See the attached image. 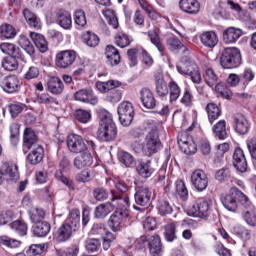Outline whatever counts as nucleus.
Returning <instances> with one entry per match:
<instances>
[{"mask_svg":"<svg viewBox=\"0 0 256 256\" xmlns=\"http://www.w3.org/2000/svg\"><path fill=\"white\" fill-rule=\"evenodd\" d=\"M117 87H121V82L117 80L96 83V89H98L100 93H109L110 91L117 89Z\"/></svg>","mask_w":256,"mask_h":256,"instance_id":"nucleus-36","label":"nucleus"},{"mask_svg":"<svg viewBox=\"0 0 256 256\" xmlns=\"http://www.w3.org/2000/svg\"><path fill=\"white\" fill-rule=\"evenodd\" d=\"M176 69L180 75H188L195 85H199V83H201V73L193 59L187 57L183 58L176 66Z\"/></svg>","mask_w":256,"mask_h":256,"instance_id":"nucleus-5","label":"nucleus"},{"mask_svg":"<svg viewBox=\"0 0 256 256\" xmlns=\"http://www.w3.org/2000/svg\"><path fill=\"white\" fill-rule=\"evenodd\" d=\"M0 245H5V247L10 249H18V247H21V241L11 239L9 236H1Z\"/></svg>","mask_w":256,"mask_h":256,"instance_id":"nucleus-56","label":"nucleus"},{"mask_svg":"<svg viewBox=\"0 0 256 256\" xmlns=\"http://www.w3.org/2000/svg\"><path fill=\"white\" fill-rule=\"evenodd\" d=\"M66 143L70 153H75L77 155L79 153H85V151H87V144H85V140H83V137H81L80 135H68Z\"/></svg>","mask_w":256,"mask_h":256,"instance_id":"nucleus-10","label":"nucleus"},{"mask_svg":"<svg viewBox=\"0 0 256 256\" xmlns=\"http://www.w3.org/2000/svg\"><path fill=\"white\" fill-rule=\"evenodd\" d=\"M162 145L161 140L159 139V131L157 128H153L146 136L145 142L142 146V152L147 157L155 155L161 151Z\"/></svg>","mask_w":256,"mask_h":256,"instance_id":"nucleus-7","label":"nucleus"},{"mask_svg":"<svg viewBox=\"0 0 256 256\" xmlns=\"http://www.w3.org/2000/svg\"><path fill=\"white\" fill-rule=\"evenodd\" d=\"M153 192L147 186H140L136 188V192L134 194V199L136 205L140 207H147V205H151V197Z\"/></svg>","mask_w":256,"mask_h":256,"instance_id":"nucleus-14","label":"nucleus"},{"mask_svg":"<svg viewBox=\"0 0 256 256\" xmlns=\"http://www.w3.org/2000/svg\"><path fill=\"white\" fill-rule=\"evenodd\" d=\"M179 5L180 9L189 15H197L201 9V6L197 0H180Z\"/></svg>","mask_w":256,"mask_h":256,"instance_id":"nucleus-27","label":"nucleus"},{"mask_svg":"<svg viewBox=\"0 0 256 256\" xmlns=\"http://www.w3.org/2000/svg\"><path fill=\"white\" fill-rule=\"evenodd\" d=\"M249 207L244 210L242 217L244 221L250 225L251 227H255L256 225V214H255V207L251 205V202L247 204Z\"/></svg>","mask_w":256,"mask_h":256,"instance_id":"nucleus-43","label":"nucleus"},{"mask_svg":"<svg viewBox=\"0 0 256 256\" xmlns=\"http://www.w3.org/2000/svg\"><path fill=\"white\" fill-rule=\"evenodd\" d=\"M17 30L11 24H2L0 26V39H15Z\"/></svg>","mask_w":256,"mask_h":256,"instance_id":"nucleus-42","label":"nucleus"},{"mask_svg":"<svg viewBox=\"0 0 256 256\" xmlns=\"http://www.w3.org/2000/svg\"><path fill=\"white\" fill-rule=\"evenodd\" d=\"M191 184L196 191H205L209 185V177L202 169L195 170L191 175Z\"/></svg>","mask_w":256,"mask_h":256,"instance_id":"nucleus-13","label":"nucleus"},{"mask_svg":"<svg viewBox=\"0 0 256 256\" xmlns=\"http://www.w3.org/2000/svg\"><path fill=\"white\" fill-rule=\"evenodd\" d=\"M220 64L223 69H235L241 65V50L236 47H227L222 50Z\"/></svg>","mask_w":256,"mask_h":256,"instance_id":"nucleus-6","label":"nucleus"},{"mask_svg":"<svg viewBox=\"0 0 256 256\" xmlns=\"http://www.w3.org/2000/svg\"><path fill=\"white\" fill-rule=\"evenodd\" d=\"M55 21L57 25L62 27V29L69 30L73 27V20L71 14L65 10H59L56 13Z\"/></svg>","mask_w":256,"mask_h":256,"instance_id":"nucleus-20","label":"nucleus"},{"mask_svg":"<svg viewBox=\"0 0 256 256\" xmlns=\"http://www.w3.org/2000/svg\"><path fill=\"white\" fill-rule=\"evenodd\" d=\"M166 47H168L169 51H179L182 49L184 55H189V48L183 45L177 36L168 37L166 40Z\"/></svg>","mask_w":256,"mask_h":256,"instance_id":"nucleus-31","label":"nucleus"},{"mask_svg":"<svg viewBox=\"0 0 256 256\" xmlns=\"http://www.w3.org/2000/svg\"><path fill=\"white\" fill-rule=\"evenodd\" d=\"M113 209H115V205L111 202L100 204L95 208L94 217L96 219H105Z\"/></svg>","mask_w":256,"mask_h":256,"instance_id":"nucleus-33","label":"nucleus"},{"mask_svg":"<svg viewBox=\"0 0 256 256\" xmlns=\"http://www.w3.org/2000/svg\"><path fill=\"white\" fill-rule=\"evenodd\" d=\"M116 45L118 47H121V49H125V47H129L131 45V40L129 39V36L123 32H119L115 36Z\"/></svg>","mask_w":256,"mask_h":256,"instance_id":"nucleus-54","label":"nucleus"},{"mask_svg":"<svg viewBox=\"0 0 256 256\" xmlns=\"http://www.w3.org/2000/svg\"><path fill=\"white\" fill-rule=\"evenodd\" d=\"M176 192L182 201H187L189 199V190H187L185 181L183 180L176 181Z\"/></svg>","mask_w":256,"mask_h":256,"instance_id":"nucleus-51","label":"nucleus"},{"mask_svg":"<svg viewBox=\"0 0 256 256\" xmlns=\"http://www.w3.org/2000/svg\"><path fill=\"white\" fill-rule=\"evenodd\" d=\"M29 217L31 223H41L45 219V210L42 208H32L29 211Z\"/></svg>","mask_w":256,"mask_h":256,"instance_id":"nucleus-49","label":"nucleus"},{"mask_svg":"<svg viewBox=\"0 0 256 256\" xmlns=\"http://www.w3.org/2000/svg\"><path fill=\"white\" fill-rule=\"evenodd\" d=\"M212 133L216 139L220 141H225L229 137V129H227V122L225 120H219L212 127Z\"/></svg>","mask_w":256,"mask_h":256,"instance_id":"nucleus-23","label":"nucleus"},{"mask_svg":"<svg viewBox=\"0 0 256 256\" xmlns=\"http://www.w3.org/2000/svg\"><path fill=\"white\" fill-rule=\"evenodd\" d=\"M74 99L76 101H81L82 103H90L91 105H97V97H93V93L87 89H81L74 94Z\"/></svg>","mask_w":256,"mask_h":256,"instance_id":"nucleus-29","label":"nucleus"},{"mask_svg":"<svg viewBox=\"0 0 256 256\" xmlns=\"http://www.w3.org/2000/svg\"><path fill=\"white\" fill-rule=\"evenodd\" d=\"M209 123L213 124L221 117V108L215 103H208L206 106Z\"/></svg>","mask_w":256,"mask_h":256,"instance_id":"nucleus-37","label":"nucleus"},{"mask_svg":"<svg viewBox=\"0 0 256 256\" xmlns=\"http://www.w3.org/2000/svg\"><path fill=\"white\" fill-rule=\"evenodd\" d=\"M220 201L227 209V211H231L235 213L237 211L239 204L240 205H249V199L247 196L241 192L238 188H231L228 194H222L220 197Z\"/></svg>","mask_w":256,"mask_h":256,"instance_id":"nucleus-3","label":"nucleus"},{"mask_svg":"<svg viewBox=\"0 0 256 256\" xmlns=\"http://www.w3.org/2000/svg\"><path fill=\"white\" fill-rule=\"evenodd\" d=\"M59 255L60 256H77L79 255V246L72 245L68 248L60 250Z\"/></svg>","mask_w":256,"mask_h":256,"instance_id":"nucleus-64","label":"nucleus"},{"mask_svg":"<svg viewBox=\"0 0 256 256\" xmlns=\"http://www.w3.org/2000/svg\"><path fill=\"white\" fill-rule=\"evenodd\" d=\"M112 193V205H115L117 210L119 209H127L129 205H131L129 196H125L124 198L121 196H118L114 190L111 191Z\"/></svg>","mask_w":256,"mask_h":256,"instance_id":"nucleus-40","label":"nucleus"},{"mask_svg":"<svg viewBox=\"0 0 256 256\" xmlns=\"http://www.w3.org/2000/svg\"><path fill=\"white\" fill-rule=\"evenodd\" d=\"M2 67L5 71H17L19 69V61L17 56H6L2 59Z\"/></svg>","mask_w":256,"mask_h":256,"instance_id":"nucleus-44","label":"nucleus"},{"mask_svg":"<svg viewBox=\"0 0 256 256\" xmlns=\"http://www.w3.org/2000/svg\"><path fill=\"white\" fill-rule=\"evenodd\" d=\"M35 237H47L51 233V224L46 221L37 222L32 226Z\"/></svg>","mask_w":256,"mask_h":256,"instance_id":"nucleus-32","label":"nucleus"},{"mask_svg":"<svg viewBox=\"0 0 256 256\" xmlns=\"http://www.w3.org/2000/svg\"><path fill=\"white\" fill-rule=\"evenodd\" d=\"M164 238L168 243H173L177 239V224L175 222L167 223L164 226Z\"/></svg>","mask_w":256,"mask_h":256,"instance_id":"nucleus-39","label":"nucleus"},{"mask_svg":"<svg viewBox=\"0 0 256 256\" xmlns=\"http://www.w3.org/2000/svg\"><path fill=\"white\" fill-rule=\"evenodd\" d=\"M233 167L239 171V173H246L247 171V158L245 152L241 148H235L233 153Z\"/></svg>","mask_w":256,"mask_h":256,"instance_id":"nucleus-16","label":"nucleus"},{"mask_svg":"<svg viewBox=\"0 0 256 256\" xmlns=\"http://www.w3.org/2000/svg\"><path fill=\"white\" fill-rule=\"evenodd\" d=\"M105 55L107 59V64L110 65V67H115L116 65H119V63H121V55L119 54V50H117L115 46H106Z\"/></svg>","mask_w":256,"mask_h":256,"instance_id":"nucleus-24","label":"nucleus"},{"mask_svg":"<svg viewBox=\"0 0 256 256\" xmlns=\"http://www.w3.org/2000/svg\"><path fill=\"white\" fill-rule=\"evenodd\" d=\"M148 249L151 256H161V253L163 251V244L161 243L160 235L155 234L149 237Z\"/></svg>","mask_w":256,"mask_h":256,"instance_id":"nucleus-21","label":"nucleus"},{"mask_svg":"<svg viewBox=\"0 0 256 256\" xmlns=\"http://www.w3.org/2000/svg\"><path fill=\"white\" fill-rule=\"evenodd\" d=\"M71 237H73V226L66 222H64L54 234V239H56L58 243H65L69 241Z\"/></svg>","mask_w":256,"mask_h":256,"instance_id":"nucleus-17","label":"nucleus"},{"mask_svg":"<svg viewBox=\"0 0 256 256\" xmlns=\"http://www.w3.org/2000/svg\"><path fill=\"white\" fill-rule=\"evenodd\" d=\"M100 119L99 127L97 130V139L102 143H113L117 139V124L113 121V114L105 109L98 111Z\"/></svg>","mask_w":256,"mask_h":256,"instance_id":"nucleus-2","label":"nucleus"},{"mask_svg":"<svg viewBox=\"0 0 256 256\" xmlns=\"http://www.w3.org/2000/svg\"><path fill=\"white\" fill-rule=\"evenodd\" d=\"M30 37L40 53H47V51H49V43L47 42L45 36L39 33L31 32Z\"/></svg>","mask_w":256,"mask_h":256,"instance_id":"nucleus-28","label":"nucleus"},{"mask_svg":"<svg viewBox=\"0 0 256 256\" xmlns=\"http://www.w3.org/2000/svg\"><path fill=\"white\" fill-rule=\"evenodd\" d=\"M200 41L207 49H213L214 47H217L219 37H217V33L213 31H206L200 35Z\"/></svg>","mask_w":256,"mask_h":256,"instance_id":"nucleus-22","label":"nucleus"},{"mask_svg":"<svg viewBox=\"0 0 256 256\" xmlns=\"http://www.w3.org/2000/svg\"><path fill=\"white\" fill-rule=\"evenodd\" d=\"M211 207H213V200L209 198H199L195 204L189 206L186 209L189 217H198V219H209L211 213Z\"/></svg>","mask_w":256,"mask_h":256,"instance_id":"nucleus-4","label":"nucleus"},{"mask_svg":"<svg viewBox=\"0 0 256 256\" xmlns=\"http://www.w3.org/2000/svg\"><path fill=\"white\" fill-rule=\"evenodd\" d=\"M136 171L143 179H149L153 175V169L151 168V162H139L136 165Z\"/></svg>","mask_w":256,"mask_h":256,"instance_id":"nucleus-38","label":"nucleus"},{"mask_svg":"<svg viewBox=\"0 0 256 256\" xmlns=\"http://www.w3.org/2000/svg\"><path fill=\"white\" fill-rule=\"evenodd\" d=\"M82 41L87 45V47L95 48L97 45H99L101 39H99V36H97L95 33H92L91 31H87L82 36Z\"/></svg>","mask_w":256,"mask_h":256,"instance_id":"nucleus-46","label":"nucleus"},{"mask_svg":"<svg viewBox=\"0 0 256 256\" xmlns=\"http://www.w3.org/2000/svg\"><path fill=\"white\" fill-rule=\"evenodd\" d=\"M81 155L77 156L74 159V167L76 169H83V167H91L93 165V156L87 150L80 153Z\"/></svg>","mask_w":256,"mask_h":256,"instance_id":"nucleus-26","label":"nucleus"},{"mask_svg":"<svg viewBox=\"0 0 256 256\" xmlns=\"http://www.w3.org/2000/svg\"><path fill=\"white\" fill-rule=\"evenodd\" d=\"M75 119L79 121V123H89L91 121V112L83 109H77L74 113Z\"/></svg>","mask_w":256,"mask_h":256,"instance_id":"nucleus-58","label":"nucleus"},{"mask_svg":"<svg viewBox=\"0 0 256 256\" xmlns=\"http://www.w3.org/2000/svg\"><path fill=\"white\" fill-rule=\"evenodd\" d=\"M156 93L159 97H166L169 95V85L161 75L155 76Z\"/></svg>","mask_w":256,"mask_h":256,"instance_id":"nucleus-35","label":"nucleus"},{"mask_svg":"<svg viewBox=\"0 0 256 256\" xmlns=\"http://www.w3.org/2000/svg\"><path fill=\"white\" fill-rule=\"evenodd\" d=\"M75 59H77V53L75 51L64 50L56 55L55 63L59 69H67V67H71L75 63Z\"/></svg>","mask_w":256,"mask_h":256,"instance_id":"nucleus-12","label":"nucleus"},{"mask_svg":"<svg viewBox=\"0 0 256 256\" xmlns=\"http://www.w3.org/2000/svg\"><path fill=\"white\" fill-rule=\"evenodd\" d=\"M231 179V170L229 168H221L215 174V180L220 183H225Z\"/></svg>","mask_w":256,"mask_h":256,"instance_id":"nucleus-59","label":"nucleus"},{"mask_svg":"<svg viewBox=\"0 0 256 256\" xmlns=\"http://www.w3.org/2000/svg\"><path fill=\"white\" fill-rule=\"evenodd\" d=\"M232 233L242 241H249V239H251V230L247 229L245 226H234L232 228Z\"/></svg>","mask_w":256,"mask_h":256,"instance_id":"nucleus-45","label":"nucleus"},{"mask_svg":"<svg viewBox=\"0 0 256 256\" xmlns=\"http://www.w3.org/2000/svg\"><path fill=\"white\" fill-rule=\"evenodd\" d=\"M123 98V94L120 92V90L114 88L110 92L107 93L106 99L109 101V103H119L121 99Z\"/></svg>","mask_w":256,"mask_h":256,"instance_id":"nucleus-62","label":"nucleus"},{"mask_svg":"<svg viewBox=\"0 0 256 256\" xmlns=\"http://www.w3.org/2000/svg\"><path fill=\"white\" fill-rule=\"evenodd\" d=\"M118 159H119L120 163H122V165H125V167H129V166L133 165V155H131L128 152L121 151L118 154Z\"/></svg>","mask_w":256,"mask_h":256,"instance_id":"nucleus-63","label":"nucleus"},{"mask_svg":"<svg viewBox=\"0 0 256 256\" xmlns=\"http://www.w3.org/2000/svg\"><path fill=\"white\" fill-rule=\"evenodd\" d=\"M74 23L78 25V27H85V25H87V18L85 16V11H83L82 9L75 11Z\"/></svg>","mask_w":256,"mask_h":256,"instance_id":"nucleus-61","label":"nucleus"},{"mask_svg":"<svg viewBox=\"0 0 256 256\" xmlns=\"http://www.w3.org/2000/svg\"><path fill=\"white\" fill-rule=\"evenodd\" d=\"M169 89L170 101L173 103V101H176L181 97V87H179L178 83L172 81L169 84Z\"/></svg>","mask_w":256,"mask_h":256,"instance_id":"nucleus-55","label":"nucleus"},{"mask_svg":"<svg viewBox=\"0 0 256 256\" xmlns=\"http://www.w3.org/2000/svg\"><path fill=\"white\" fill-rule=\"evenodd\" d=\"M45 249H47V245L45 244H32L26 250V255L28 256L42 255V253H45Z\"/></svg>","mask_w":256,"mask_h":256,"instance_id":"nucleus-53","label":"nucleus"},{"mask_svg":"<svg viewBox=\"0 0 256 256\" xmlns=\"http://www.w3.org/2000/svg\"><path fill=\"white\" fill-rule=\"evenodd\" d=\"M156 209L161 217H165V215H171V213H173V207L169 201L163 199L158 200Z\"/></svg>","mask_w":256,"mask_h":256,"instance_id":"nucleus-47","label":"nucleus"},{"mask_svg":"<svg viewBox=\"0 0 256 256\" xmlns=\"http://www.w3.org/2000/svg\"><path fill=\"white\" fill-rule=\"evenodd\" d=\"M10 228L12 231H15L17 235L20 237H25L27 235V231H29V226L26 224L23 220H15L12 223H10Z\"/></svg>","mask_w":256,"mask_h":256,"instance_id":"nucleus-41","label":"nucleus"},{"mask_svg":"<svg viewBox=\"0 0 256 256\" xmlns=\"http://www.w3.org/2000/svg\"><path fill=\"white\" fill-rule=\"evenodd\" d=\"M243 37V30L241 28L228 27L223 31V41L228 45L237 43Z\"/></svg>","mask_w":256,"mask_h":256,"instance_id":"nucleus-19","label":"nucleus"},{"mask_svg":"<svg viewBox=\"0 0 256 256\" xmlns=\"http://www.w3.org/2000/svg\"><path fill=\"white\" fill-rule=\"evenodd\" d=\"M22 151L24 154L30 151L27 159L31 165H39V163L43 161L45 150L43 146L39 144V137L32 128H26L24 130Z\"/></svg>","mask_w":256,"mask_h":256,"instance_id":"nucleus-1","label":"nucleus"},{"mask_svg":"<svg viewBox=\"0 0 256 256\" xmlns=\"http://www.w3.org/2000/svg\"><path fill=\"white\" fill-rule=\"evenodd\" d=\"M47 87L52 95H61L65 91V85L59 77H51L47 82Z\"/></svg>","mask_w":256,"mask_h":256,"instance_id":"nucleus-30","label":"nucleus"},{"mask_svg":"<svg viewBox=\"0 0 256 256\" xmlns=\"http://www.w3.org/2000/svg\"><path fill=\"white\" fill-rule=\"evenodd\" d=\"M140 99H141L142 105L146 109H155V106L157 105V101L155 100V96L153 95V92H151L149 88H143L140 91Z\"/></svg>","mask_w":256,"mask_h":256,"instance_id":"nucleus-25","label":"nucleus"},{"mask_svg":"<svg viewBox=\"0 0 256 256\" xmlns=\"http://www.w3.org/2000/svg\"><path fill=\"white\" fill-rule=\"evenodd\" d=\"M18 45L29 55L30 57L35 56V46L31 43V40L25 35H20L17 41Z\"/></svg>","mask_w":256,"mask_h":256,"instance_id":"nucleus-34","label":"nucleus"},{"mask_svg":"<svg viewBox=\"0 0 256 256\" xmlns=\"http://www.w3.org/2000/svg\"><path fill=\"white\" fill-rule=\"evenodd\" d=\"M0 87L5 93H18V91L21 89V80H19V78L15 75L6 76L1 81Z\"/></svg>","mask_w":256,"mask_h":256,"instance_id":"nucleus-15","label":"nucleus"},{"mask_svg":"<svg viewBox=\"0 0 256 256\" xmlns=\"http://www.w3.org/2000/svg\"><path fill=\"white\" fill-rule=\"evenodd\" d=\"M119 121L123 127H129L133 123V118L135 117V110L133 109V104L130 102H122L119 104L117 109Z\"/></svg>","mask_w":256,"mask_h":256,"instance_id":"nucleus-9","label":"nucleus"},{"mask_svg":"<svg viewBox=\"0 0 256 256\" xmlns=\"http://www.w3.org/2000/svg\"><path fill=\"white\" fill-rule=\"evenodd\" d=\"M10 141L14 147L19 145V124L12 123L10 125Z\"/></svg>","mask_w":256,"mask_h":256,"instance_id":"nucleus-57","label":"nucleus"},{"mask_svg":"<svg viewBox=\"0 0 256 256\" xmlns=\"http://www.w3.org/2000/svg\"><path fill=\"white\" fill-rule=\"evenodd\" d=\"M232 127L238 135H247L251 129V123L243 114H234L232 116Z\"/></svg>","mask_w":256,"mask_h":256,"instance_id":"nucleus-11","label":"nucleus"},{"mask_svg":"<svg viewBox=\"0 0 256 256\" xmlns=\"http://www.w3.org/2000/svg\"><path fill=\"white\" fill-rule=\"evenodd\" d=\"M204 79L208 87H214V85H217V75L215 74V71L213 69L208 68L205 72Z\"/></svg>","mask_w":256,"mask_h":256,"instance_id":"nucleus-60","label":"nucleus"},{"mask_svg":"<svg viewBox=\"0 0 256 256\" xmlns=\"http://www.w3.org/2000/svg\"><path fill=\"white\" fill-rule=\"evenodd\" d=\"M129 217V210L127 209H118L114 211L108 219V227L114 233H119L123 229L125 220Z\"/></svg>","mask_w":256,"mask_h":256,"instance_id":"nucleus-8","label":"nucleus"},{"mask_svg":"<svg viewBox=\"0 0 256 256\" xmlns=\"http://www.w3.org/2000/svg\"><path fill=\"white\" fill-rule=\"evenodd\" d=\"M80 222H81V212L79 211V209L71 210L65 221V223H68L72 227H75V229L79 227Z\"/></svg>","mask_w":256,"mask_h":256,"instance_id":"nucleus-48","label":"nucleus"},{"mask_svg":"<svg viewBox=\"0 0 256 256\" xmlns=\"http://www.w3.org/2000/svg\"><path fill=\"white\" fill-rule=\"evenodd\" d=\"M148 37L151 43L155 45L156 49H158L160 53H163V51H165V46H163V43H161V38H159V34H157L155 30H150L148 32Z\"/></svg>","mask_w":256,"mask_h":256,"instance_id":"nucleus-52","label":"nucleus"},{"mask_svg":"<svg viewBox=\"0 0 256 256\" xmlns=\"http://www.w3.org/2000/svg\"><path fill=\"white\" fill-rule=\"evenodd\" d=\"M0 50L5 55H9V57H17V59H21L22 61H25V56L23 55V52H21V48H19V46L13 43H9V42L1 43Z\"/></svg>","mask_w":256,"mask_h":256,"instance_id":"nucleus-18","label":"nucleus"},{"mask_svg":"<svg viewBox=\"0 0 256 256\" xmlns=\"http://www.w3.org/2000/svg\"><path fill=\"white\" fill-rule=\"evenodd\" d=\"M102 14L109 25L113 27V29H119V20L117 19V15H115V11L111 9H105L102 11Z\"/></svg>","mask_w":256,"mask_h":256,"instance_id":"nucleus-50","label":"nucleus"}]
</instances>
